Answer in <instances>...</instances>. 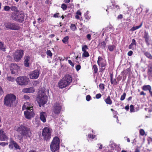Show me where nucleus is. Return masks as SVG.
<instances>
[{
	"label": "nucleus",
	"instance_id": "f257e3e1",
	"mask_svg": "<svg viewBox=\"0 0 152 152\" xmlns=\"http://www.w3.org/2000/svg\"><path fill=\"white\" fill-rule=\"evenodd\" d=\"M17 131L26 139L30 138L32 135L30 128L25 125H21L18 127Z\"/></svg>",
	"mask_w": 152,
	"mask_h": 152
},
{
	"label": "nucleus",
	"instance_id": "f03ea898",
	"mask_svg": "<svg viewBox=\"0 0 152 152\" xmlns=\"http://www.w3.org/2000/svg\"><path fill=\"white\" fill-rule=\"evenodd\" d=\"M16 99V96L12 94L6 95L4 99V104L6 106L11 107L15 105Z\"/></svg>",
	"mask_w": 152,
	"mask_h": 152
},
{
	"label": "nucleus",
	"instance_id": "7ed1b4c3",
	"mask_svg": "<svg viewBox=\"0 0 152 152\" xmlns=\"http://www.w3.org/2000/svg\"><path fill=\"white\" fill-rule=\"evenodd\" d=\"M59 138L57 137H55L50 145L51 151L53 152H55L58 150L59 148Z\"/></svg>",
	"mask_w": 152,
	"mask_h": 152
},
{
	"label": "nucleus",
	"instance_id": "20e7f679",
	"mask_svg": "<svg viewBox=\"0 0 152 152\" xmlns=\"http://www.w3.org/2000/svg\"><path fill=\"white\" fill-rule=\"evenodd\" d=\"M52 129L49 127H45L42 130V135L43 139L46 141L49 140L51 138Z\"/></svg>",
	"mask_w": 152,
	"mask_h": 152
},
{
	"label": "nucleus",
	"instance_id": "39448f33",
	"mask_svg": "<svg viewBox=\"0 0 152 152\" xmlns=\"http://www.w3.org/2000/svg\"><path fill=\"white\" fill-rule=\"evenodd\" d=\"M37 100L40 106L41 107L40 105L43 106L47 103L48 101V97L45 95L44 92L41 91V93L40 92H39L38 97Z\"/></svg>",
	"mask_w": 152,
	"mask_h": 152
},
{
	"label": "nucleus",
	"instance_id": "423d86ee",
	"mask_svg": "<svg viewBox=\"0 0 152 152\" xmlns=\"http://www.w3.org/2000/svg\"><path fill=\"white\" fill-rule=\"evenodd\" d=\"M25 15L23 13H19V14L15 13H12V19L14 20L19 23L23 22L24 19Z\"/></svg>",
	"mask_w": 152,
	"mask_h": 152
},
{
	"label": "nucleus",
	"instance_id": "0eeeda50",
	"mask_svg": "<svg viewBox=\"0 0 152 152\" xmlns=\"http://www.w3.org/2000/svg\"><path fill=\"white\" fill-rule=\"evenodd\" d=\"M17 83L19 85H27L29 81V78L26 76H20L18 77L16 80Z\"/></svg>",
	"mask_w": 152,
	"mask_h": 152
},
{
	"label": "nucleus",
	"instance_id": "6e6552de",
	"mask_svg": "<svg viewBox=\"0 0 152 152\" xmlns=\"http://www.w3.org/2000/svg\"><path fill=\"white\" fill-rule=\"evenodd\" d=\"M5 26L7 28L13 30H18L20 28L18 24L11 22L5 23Z\"/></svg>",
	"mask_w": 152,
	"mask_h": 152
},
{
	"label": "nucleus",
	"instance_id": "1a4fd4ad",
	"mask_svg": "<svg viewBox=\"0 0 152 152\" xmlns=\"http://www.w3.org/2000/svg\"><path fill=\"white\" fill-rule=\"evenodd\" d=\"M24 55V51L22 50H16L13 54L14 58L16 61L20 60Z\"/></svg>",
	"mask_w": 152,
	"mask_h": 152
},
{
	"label": "nucleus",
	"instance_id": "9d476101",
	"mask_svg": "<svg viewBox=\"0 0 152 152\" xmlns=\"http://www.w3.org/2000/svg\"><path fill=\"white\" fill-rule=\"evenodd\" d=\"M62 105L61 104L56 102L54 104L53 107V111L55 114H59L62 109Z\"/></svg>",
	"mask_w": 152,
	"mask_h": 152
},
{
	"label": "nucleus",
	"instance_id": "9b49d317",
	"mask_svg": "<svg viewBox=\"0 0 152 152\" xmlns=\"http://www.w3.org/2000/svg\"><path fill=\"white\" fill-rule=\"evenodd\" d=\"M24 115L25 118L28 119H30L34 117L35 113L33 109H28L24 112Z\"/></svg>",
	"mask_w": 152,
	"mask_h": 152
},
{
	"label": "nucleus",
	"instance_id": "f8f14e48",
	"mask_svg": "<svg viewBox=\"0 0 152 152\" xmlns=\"http://www.w3.org/2000/svg\"><path fill=\"white\" fill-rule=\"evenodd\" d=\"M98 65L101 68H104L101 69L102 71H104L105 69V67L107 66V62L105 60L103 59L101 57L99 56L97 60Z\"/></svg>",
	"mask_w": 152,
	"mask_h": 152
},
{
	"label": "nucleus",
	"instance_id": "ddd939ff",
	"mask_svg": "<svg viewBox=\"0 0 152 152\" xmlns=\"http://www.w3.org/2000/svg\"><path fill=\"white\" fill-rule=\"evenodd\" d=\"M39 75V72L38 70H35L33 72H30L29 75L31 79H35L38 78Z\"/></svg>",
	"mask_w": 152,
	"mask_h": 152
},
{
	"label": "nucleus",
	"instance_id": "4468645a",
	"mask_svg": "<svg viewBox=\"0 0 152 152\" xmlns=\"http://www.w3.org/2000/svg\"><path fill=\"white\" fill-rule=\"evenodd\" d=\"M19 68L18 66L15 64H12L11 65L10 70L12 74H16Z\"/></svg>",
	"mask_w": 152,
	"mask_h": 152
},
{
	"label": "nucleus",
	"instance_id": "2eb2a0df",
	"mask_svg": "<svg viewBox=\"0 0 152 152\" xmlns=\"http://www.w3.org/2000/svg\"><path fill=\"white\" fill-rule=\"evenodd\" d=\"M143 37L145 39L147 45L148 46L150 45V38L148 33L145 31L144 32V34Z\"/></svg>",
	"mask_w": 152,
	"mask_h": 152
},
{
	"label": "nucleus",
	"instance_id": "dca6fc26",
	"mask_svg": "<svg viewBox=\"0 0 152 152\" xmlns=\"http://www.w3.org/2000/svg\"><path fill=\"white\" fill-rule=\"evenodd\" d=\"M62 79L68 85H69L72 81V77L69 75H65Z\"/></svg>",
	"mask_w": 152,
	"mask_h": 152
},
{
	"label": "nucleus",
	"instance_id": "f3484780",
	"mask_svg": "<svg viewBox=\"0 0 152 152\" xmlns=\"http://www.w3.org/2000/svg\"><path fill=\"white\" fill-rule=\"evenodd\" d=\"M58 86L60 88H65L69 85L65 82L63 79H61L58 83Z\"/></svg>",
	"mask_w": 152,
	"mask_h": 152
},
{
	"label": "nucleus",
	"instance_id": "a211bd4d",
	"mask_svg": "<svg viewBox=\"0 0 152 152\" xmlns=\"http://www.w3.org/2000/svg\"><path fill=\"white\" fill-rule=\"evenodd\" d=\"M8 138L6 135L4 133V131L0 129V140L1 141H5L7 140Z\"/></svg>",
	"mask_w": 152,
	"mask_h": 152
},
{
	"label": "nucleus",
	"instance_id": "6ab92c4d",
	"mask_svg": "<svg viewBox=\"0 0 152 152\" xmlns=\"http://www.w3.org/2000/svg\"><path fill=\"white\" fill-rule=\"evenodd\" d=\"M35 90L33 87L24 88L22 90V92L24 93H32L34 92Z\"/></svg>",
	"mask_w": 152,
	"mask_h": 152
},
{
	"label": "nucleus",
	"instance_id": "aec40b11",
	"mask_svg": "<svg viewBox=\"0 0 152 152\" xmlns=\"http://www.w3.org/2000/svg\"><path fill=\"white\" fill-rule=\"evenodd\" d=\"M47 115L44 112H41L40 114V118L41 121L43 123L46 121V117Z\"/></svg>",
	"mask_w": 152,
	"mask_h": 152
},
{
	"label": "nucleus",
	"instance_id": "412c9836",
	"mask_svg": "<svg viewBox=\"0 0 152 152\" xmlns=\"http://www.w3.org/2000/svg\"><path fill=\"white\" fill-rule=\"evenodd\" d=\"M118 147V145L114 143L113 141H110L109 145V148L110 147L111 150H114Z\"/></svg>",
	"mask_w": 152,
	"mask_h": 152
},
{
	"label": "nucleus",
	"instance_id": "4be33fe9",
	"mask_svg": "<svg viewBox=\"0 0 152 152\" xmlns=\"http://www.w3.org/2000/svg\"><path fill=\"white\" fill-rule=\"evenodd\" d=\"M30 57L28 56H25L24 57V64L26 67H28L29 63L28 62Z\"/></svg>",
	"mask_w": 152,
	"mask_h": 152
},
{
	"label": "nucleus",
	"instance_id": "5701e85b",
	"mask_svg": "<svg viewBox=\"0 0 152 152\" xmlns=\"http://www.w3.org/2000/svg\"><path fill=\"white\" fill-rule=\"evenodd\" d=\"M106 46V43L104 41H103L101 43H99L98 45V47L99 48L105 49Z\"/></svg>",
	"mask_w": 152,
	"mask_h": 152
},
{
	"label": "nucleus",
	"instance_id": "b1692460",
	"mask_svg": "<svg viewBox=\"0 0 152 152\" xmlns=\"http://www.w3.org/2000/svg\"><path fill=\"white\" fill-rule=\"evenodd\" d=\"M142 89L145 91H150L151 90V86L149 85H144L142 87Z\"/></svg>",
	"mask_w": 152,
	"mask_h": 152
},
{
	"label": "nucleus",
	"instance_id": "393cba45",
	"mask_svg": "<svg viewBox=\"0 0 152 152\" xmlns=\"http://www.w3.org/2000/svg\"><path fill=\"white\" fill-rule=\"evenodd\" d=\"M110 82L112 84H114L115 85H117L118 84L117 82H116V79L115 78H113V75L111 74L110 75Z\"/></svg>",
	"mask_w": 152,
	"mask_h": 152
},
{
	"label": "nucleus",
	"instance_id": "a878e982",
	"mask_svg": "<svg viewBox=\"0 0 152 152\" xmlns=\"http://www.w3.org/2000/svg\"><path fill=\"white\" fill-rule=\"evenodd\" d=\"M104 101L107 104L110 105L112 104V101L109 96H108L107 98L104 100Z\"/></svg>",
	"mask_w": 152,
	"mask_h": 152
},
{
	"label": "nucleus",
	"instance_id": "bb28decb",
	"mask_svg": "<svg viewBox=\"0 0 152 152\" xmlns=\"http://www.w3.org/2000/svg\"><path fill=\"white\" fill-rule=\"evenodd\" d=\"M134 45L135 46L136 45V42L135 39H133L132 40L131 43L130 45H129V49H133V46Z\"/></svg>",
	"mask_w": 152,
	"mask_h": 152
},
{
	"label": "nucleus",
	"instance_id": "cd10ccee",
	"mask_svg": "<svg viewBox=\"0 0 152 152\" xmlns=\"http://www.w3.org/2000/svg\"><path fill=\"white\" fill-rule=\"evenodd\" d=\"M12 144L13 145V146L16 149H20V148L19 145L17 144V143L15 142V141L13 140H12Z\"/></svg>",
	"mask_w": 152,
	"mask_h": 152
},
{
	"label": "nucleus",
	"instance_id": "c85d7f7f",
	"mask_svg": "<svg viewBox=\"0 0 152 152\" xmlns=\"http://www.w3.org/2000/svg\"><path fill=\"white\" fill-rule=\"evenodd\" d=\"M142 25V23H141L140 25L138 26H134L131 28V30L132 31H134L136 29H138L141 27Z\"/></svg>",
	"mask_w": 152,
	"mask_h": 152
},
{
	"label": "nucleus",
	"instance_id": "c756f323",
	"mask_svg": "<svg viewBox=\"0 0 152 152\" xmlns=\"http://www.w3.org/2000/svg\"><path fill=\"white\" fill-rule=\"evenodd\" d=\"M5 47L3 43L2 42H0V50L5 51Z\"/></svg>",
	"mask_w": 152,
	"mask_h": 152
},
{
	"label": "nucleus",
	"instance_id": "7c9ffc66",
	"mask_svg": "<svg viewBox=\"0 0 152 152\" xmlns=\"http://www.w3.org/2000/svg\"><path fill=\"white\" fill-rule=\"evenodd\" d=\"M144 55L148 58L150 59H152V56L151 54L148 52H145Z\"/></svg>",
	"mask_w": 152,
	"mask_h": 152
},
{
	"label": "nucleus",
	"instance_id": "2f4dec72",
	"mask_svg": "<svg viewBox=\"0 0 152 152\" xmlns=\"http://www.w3.org/2000/svg\"><path fill=\"white\" fill-rule=\"evenodd\" d=\"M69 39V37L68 36H66L63 39L62 41L64 43H68Z\"/></svg>",
	"mask_w": 152,
	"mask_h": 152
},
{
	"label": "nucleus",
	"instance_id": "473e14b6",
	"mask_svg": "<svg viewBox=\"0 0 152 152\" xmlns=\"http://www.w3.org/2000/svg\"><path fill=\"white\" fill-rule=\"evenodd\" d=\"M83 52L82 54L83 57H88L89 56V54L87 51H86Z\"/></svg>",
	"mask_w": 152,
	"mask_h": 152
},
{
	"label": "nucleus",
	"instance_id": "72a5a7b5",
	"mask_svg": "<svg viewBox=\"0 0 152 152\" xmlns=\"http://www.w3.org/2000/svg\"><path fill=\"white\" fill-rule=\"evenodd\" d=\"M10 9L12 11L15 12H18L17 7L15 6H12L10 7Z\"/></svg>",
	"mask_w": 152,
	"mask_h": 152
},
{
	"label": "nucleus",
	"instance_id": "f704fd0d",
	"mask_svg": "<svg viewBox=\"0 0 152 152\" xmlns=\"http://www.w3.org/2000/svg\"><path fill=\"white\" fill-rule=\"evenodd\" d=\"M115 48V46L114 45H109L108 46V49L110 51H113Z\"/></svg>",
	"mask_w": 152,
	"mask_h": 152
},
{
	"label": "nucleus",
	"instance_id": "c9c22d12",
	"mask_svg": "<svg viewBox=\"0 0 152 152\" xmlns=\"http://www.w3.org/2000/svg\"><path fill=\"white\" fill-rule=\"evenodd\" d=\"M70 28L73 31H74L76 29V27L75 25L71 24L70 26Z\"/></svg>",
	"mask_w": 152,
	"mask_h": 152
},
{
	"label": "nucleus",
	"instance_id": "e433bc0d",
	"mask_svg": "<svg viewBox=\"0 0 152 152\" xmlns=\"http://www.w3.org/2000/svg\"><path fill=\"white\" fill-rule=\"evenodd\" d=\"M93 68L94 69V74L97 73L98 71V68L96 65H94L93 66Z\"/></svg>",
	"mask_w": 152,
	"mask_h": 152
},
{
	"label": "nucleus",
	"instance_id": "4c0bfd02",
	"mask_svg": "<svg viewBox=\"0 0 152 152\" xmlns=\"http://www.w3.org/2000/svg\"><path fill=\"white\" fill-rule=\"evenodd\" d=\"M88 49V48L87 45L82 46V50L83 52L86 51V50Z\"/></svg>",
	"mask_w": 152,
	"mask_h": 152
},
{
	"label": "nucleus",
	"instance_id": "58836bf2",
	"mask_svg": "<svg viewBox=\"0 0 152 152\" xmlns=\"http://www.w3.org/2000/svg\"><path fill=\"white\" fill-rule=\"evenodd\" d=\"M148 75L149 79L152 77V70H148Z\"/></svg>",
	"mask_w": 152,
	"mask_h": 152
},
{
	"label": "nucleus",
	"instance_id": "ea45409f",
	"mask_svg": "<svg viewBox=\"0 0 152 152\" xmlns=\"http://www.w3.org/2000/svg\"><path fill=\"white\" fill-rule=\"evenodd\" d=\"M126 95V93H124L121 96V97L120 98V100L121 101L124 100L125 98Z\"/></svg>",
	"mask_w": 152,
	"mask_h": 152
},
{
	"label": "nucleus",
	"instance_id": "a19ab883",
	"mask_svg": "<svg viewBox=\"0 0 152 152\" xmlns=\"http://www.w3.org/2000/svg\"><path fill=\"white\" fill-rule=\"evenodd\" d=\"M99 88L102 91L104 90V84L102 83H100L99 85Z\"/></svg>",
	"mask_w": 152,
	"mask_h": 152
},
{
	"label": "nucleus",
	"instance_id": "79ce46f5",
	"mask_svg": "<svg viewBox=\"0 0 152 152\" xmlns=\"http://www.w3.org/2000/svg\"><path fill=\"white\" fill-rule=\"evenodd\" d=\"M10 9V7L8 6H5L4 8V10L5 11H9Z\"/></svg>",
	"mask_w": 152,
	"mask_h": 152
},
{
	"label": "nucleus",
	"instance_id": "37998d69",
	"mask_svg": "<svg viewBox=\"0 0 152 152\" xmlns=\"http://www.w3.org/2000/svg\"><path fill=\"white\" fill-rule=\"evenodd\" d=\"M25 104H26V106H27V108H28V109H33V107L32 106V107L30 106V104L28 102H26V103H25Z\"/></svg>",
	"mask_w": 152,
	"mask_h": 152
},
{
	"label": "nucleus",
	"instance_id": "c03bdc74",
	"mask_svg": "<svg viewBox=\"0 0 152 152\" xmlns=\"http://www.w3.org/2000/svg\"><path fill=\"white\" fill-rule=\"evenodd\" d=\"M46 54L50 57H51L52 56V54L50 50H48L46 52Z\"/></svg>",
	"mask_w": 152,
	"mask_h": 152
},
{
	"label": "nucleus",
	"instance_id": "a18cd8bd",
	"mask_svg": "<svg viewBox=\"0 0 152 152\" xmlns=\"http://www.w3.org/2000/svg\"><path fill=\"white\" fill-rule=\"evenodd\" d=\"M12 142V140H10V143L9 145V148L11 149H13V145L11 143Z\"/></svg>",
	"mask_w": 152,
	"mask_h": 152
},
{
	"label": "nucleus",
	"instance_id": "49530a36",
	"mask_svg": "<svg viewBox=\"0 0 152 152\" xmlns=\"http://www.w3.org/2000/svg\"><path fill=\"white\" fill-rule=\"evenodd\" d=\"M140 135L143 136L145 134V132L142 129H140Z\"/></svg>",
	"mask_w": 152,
	"mask_h": 152
},
{
	"label": "nucleus",
	"instance_id": "de8ad7c7",
	"mask_svg": "<svg viewBox=\"0 0 152 152\" xmlns=\"http://www.w3.org/2000/svg\"><path fill=\"white\" fill-rule=\"evenodd\" d=\"M7 80L11 81H13L14 80V78L12 77H7Z\"/></svg>",
	"mask_w": 152,
	"mask_h": 152
},
{
	"label": "nucleus",
	"instance_id": "09e8293b",
	"mask_svg": "<svg viewBox=\"0 0 152 152\" xmlns=\"http://www.w3.org/2000/svg\"><path fill=\"white\" fill-rule=\"evenodd\" d=\"M130 110L131 112H134V106L132 105H131L130 106Z\"/></svg>",
	"mask_w": 152,
	"mask_h": 152
},
{
	"label": "nucleus",
	"instance_id": "8fccbe9b",
	"mask_svg": "<svg viewBox=\"0 0 152 152\" xmlns=\"http://www.w3.org/2000/svg\"><path fill=\"white\" fill-rule=\"evenodd\" d=\"M67 6L64 4H63L61 6V8L64 10H66L67 8Z\"/></svg>",
	"mask_w": 152,
	"mask_h": 152
},
{
	"label": "nucleus",
	"instance_id": "3c124183",
	"mask_svg": "<svg viewBox=\"0 0 152 152\" xmlns=\"http://www.w3.org/2000/svg\"><path fill=\"white\" fill-rule=\"evenodd\" d=\"M148 70H152V63L149 64L148 67Z\"/></svg>",
	"mask_w": 152,
	"mask_h": 152
},
{
	"label": "nucleus",
	"instance_id": "603ef678",
	"mask_svg": "<svg viewBox=\"0 0 152 152\" xmlns=\"http://www.w3.org/2000/svg\"><path fill=\"white\" fill-rule=\"evenodd\" d=\"M113 8L115 11H116L119 9V7L118 5H113Z\"/></svg>",
	"mask_w": 152,
	"mask_h": 152
},
{
	"label": "nucleus",
	"instance_id": "864d4df0",
	"mask_svg": "<svg viewBox=\"0 0 152 152\" xmlns=\"http://www.w3.org/2000/svg\"><path fill=\"white\" fill-rule=\"evenodd\" d=\"M88 137L89 138H92V139H93L95 138L96 136L95 135H94L89 134L88 135Z\"/></svg>",
	"mask_w": 152,
	"mask_h": 152
},
{
	"label": "nucleus",
	"instance_id": "5fc2aeb1",
	"mask_svg": "<svg viewBox=\"0 0 152 152\" xmlns=\"http://www.w3.org/2000/svg\"><path fill=\"white\" fill-rule=\"evenodd\" d=\"M22 109L23 110H24L25 109H26L27 110H28V108H27L26 106V104H25L24 103V104L23 105L22 107Z\"/></svg>",
	"mask_w": 152,
	"mask_h": 152
},
{
	"label": "nucleus",
	"instance_id": "6e6d98bb",
	"mask_svg": "<svg viewBox=\"0 0 152 152\" xmlns=\"http://www.w3.org/2000/svg\"><path fill=\"white\" fill-rule=\"evenodd\" d=\"M101 96L102 95L100 94H98L96 95V98L97 99H99L100 98Z\"/></svg>",
	"mask_w": 152,
	"mask_h": 152
},
{
	"label": "nucleus",
	"instance_id": "4d7b16f0",
	"mask_svg": "<svg viewBox=\"0 0 152 152\" xmlns=\"http://www.w3.org/2000/svg\"><path fill=\"white\" fill-rule=\"evenodd\" d=\"M8 144V143H5V142H0V145L3 146H4L5 145Z\"/></svg>",
	"mask_w": 152,
	"mask_h": 152
},
{
	"label": "nucleus",
	"instance_id": "13d9d810",
	"mask_svg": "<svg viewBox=\"0 0 152 152\" xmlns=\"http://www.w3.org/2000/svg\"><path fill=\"white\" fill-rule=\"evenodd\" d=\"M81 68V66L80 65H77L76 67V69L77 71H78Z\"/></svg>",
	"mask_w": 152,
	"mask_h": 152
},
{
	"label": "nucleus",
	"instance_id": "bf43d9fd",
	"mask_svg": "<svg viewBox=\"0 0 152 152\" xmlns=\"http://www.w3.org/2000/svg\"><path fill=\"white\" fill-rule=\"evenodd\" d=\"M91 97L89 95H87L86 96V99L87 101H89L90 100Z\"/></svg>",
	"mask_w": 152,
	"mask_h": 152
},
{
	"label": "nucleus",
	"instance_id": "052dcab7",
	"mask_svg": "<svg viewBox=\"0 0 152 152\" xmlns=\"http://www.w3.org/2000/svg\"><path fill=\"white\" fill-rule=\"evenodd\" d=\"M69 63L72 67H73L74 66V64L70 60H68Z\"/></svg>",
	"mask_w": 152,
	"mask_h": 152
},
{
	"label": "nucleus",
	"instance_id": "680f3d73",
	"mask_svg": "<svg viewBox=\"0 0 152 152\" xmlns=\"http://www.w3.org/2000/svg\"><path fill=\"white\" fill-rule=\"evenodd\" d=\"M91 36L90 34H88L86 36L87 38L89 40H90L91 39Z\"/></svg>",
	"mask_w": 152,
	"mask_h": 152
},
{
	"label": "nucleus",
	"instance_id": "e2e57ef3",
	"mask_svg": "<svg viewBox=\"0 0 152 152\" xmlns=\"http://www.w3.org/2000/svg\"><path fill=\"white\" fill-rule=\"evenodd\" d=\"M4 93L1 87L0 86V95H2Z\"/></svg>",
	"mask_w": 152,
	"mask_h": 152
},
{
	"label": "nucleus",
	"instance_id": "0e129e2a",
	"mask_svg": "<svg viewBox=\"0 0 152 152\" xmlns=\"http://www.w3.org/2000/svg\"><path fill=\"white\" fill-rule=\"evenodd\" d=\"M133 54V52L132 51H129L128 53V55L129 56H131Z\"/></svg>",
	"mask_w": 152,
	"mask_h": 152
},
{
	"label": "nucleus",
	"instance_id": "69168bd1",
	"mask_svg": "<svg viewBox=\"0 0 152 152\" xmlns=\"http://www.w3.org/2000/svg\"><path fill=\"white\" fill-rule=\"evenodd\" d=\"M59 14V13H56L54 15L53 17L55 18H58V15Z\"/></svg>",
	"mask_w": 152,
	"mask_h": 152
},
{
	"label": "nucleus",
	"instance_id": "338daca9",
	"mask_svg": "<svg viewBox=\"0 0 152 152\" xmlns=\"http://www.w3.org/2000/svg\"><path fill=\"white\" fill-rule=\"evenodd\" d=\"M118 19H121L123 18L122 15L121 14L119 15L118 16Z\"/></svg>",
	"mask_w": 152,
	"mask_h": 152
},
{
	"label": "nucleus",
	"instance_id": "774afa93",
	"mask_svg": "<svg viewBox=\"0 0 152 152\" xmlns=\"http://www.w3.org/2000/svg\"><path fill=\"white\" fill-rule=\"evenodd\" d=\"M24 98H25L26 99H29V97L27 96V95H25L24 96Z\"/></svg>",
	"mask_w": 152,
	"mask_h": 152
}]
</instances>
